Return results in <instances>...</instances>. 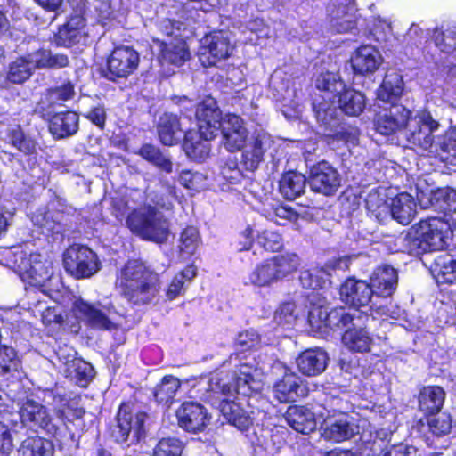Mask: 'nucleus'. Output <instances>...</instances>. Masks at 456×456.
<instances>
[{"label":"nucleus","instance_id":"f704fd0d","mask_svg":"<svg viewBox=\"0 0 456 456\" xmlns=\"http://www.w3.org/2000/svg\"><path fill=\"white\" fill-rule=\"evenodd\" d=\"M79 118L73 111L57 113L50 120L49 130L57 139L75 134L78 130Z\"/></svg>","mask_w":456,"mask_h":456},{"label":"nucleus","instance_id":"473e14b6","mask_svg":"<svg viewBox=\"0 0 456 456\" xmlns=\"http://www.w3.org/2000/svg\"><path fill=\"white\" fill-rule=\"evenodd\" d=\"M416 208V202L411 195L400 193L391 199L388 213L399 224L407 225L414 218L417 212Z\"/></svg>","mask_w":456,"mask_h":456},{"label":"nucleus","instance_id":"dca6fc26","mask_svg":"<svg viewBox=\"0 0 456 456\" xmlns=\"http://www.w3.org/2000/svg\"><path fill=\"white\" fill-rule=\"evenodd\" d=\"M411 111L401 104L383 109L375 118L376 130L384 135L393 134L409 126Z\"/></svg>","mask_w":456,"mask_h":456},{"label":"nucleus","instance_id":"e433bc0d","mask_svg":"<svg viewBox=\"0 0 456 456\" xmlns=\"http://www.w3.org/2000/svg\"><path fill=\"white\" fill-rule=\"evenodd\" d=\"M432 272L438 282L456 283V257L448 253L440 254L434 260Z\"/></svg>","mask_w":456,"mask_h":456},{"label":"nucleus","instance_id":"774afa93","mask_svg":"<svg viewBox=\"0 0 456 456\" xmlns=\"http://www.w3.org/2000/svg\"><path fill=\"white\" fill-rule=\"evenodd\" d=\"M159 28L160 30L169 37H183L181 31L184 28V25L182 22L170 19H165L161 21Z\"/></svg>","mask_w":456,"mask_h":456},{"label":"nucleus","instance_id":"de8ad7c7","mask_svg":"<svg viewBox=\"0 0 456 456\" xmlns=\"http://www.w3.org/2000/svg\"><path fill=\"white\" fill-rule=\"evenodd\" d=\"M324 317L328 320L330 328H345L350 323L354 326L361 324V314L358 309H333L329 314H324Z\"/></svg>","mask_w":456,"mask_h":456},{"label":"nucleus","instance_id":"a18cd8bd","mask_svg":"<svg viewBox=\"0 0 456 456\" xmlns=\"http://www.w3.org/2000/svg\"><path fill=\"white\" fill-rule=\"evenodd\" d=\"M344 346L352 352L363 353L370 350L371 338L363 329H348L342 337Z\"/></svg>","mask_w":456,"mask_h":456},{"label":"nucleus","instance_id":"ddd939ff","mask_svg":"<svg viewBox=\"0 0 456 456\" xmlns=\"http://www.w3.org/2000/svg\"><path fill=\"white\" fill-rule=\"evenodd\" d=\"M20 416L24 426L36 431L42 429L54 435L59 428L58 420L53 418L46 407L34 400H27L21 405Z\"/></svg>","mask_w":456,"mask_h":456},{"label":"nucleus","instance_id":"8fccbe9b","mask_svg":"<svg viewBox=\"0 0 456 456\" xmlns=\"http://www.w3.org/2000/svg\"><path fill=\"white\" fill-rule=\"evenodd\" d=\"M181 386L180 380L172 376H165L155 389V398L160 403H170Z\"/></svg>","mask_w":456,"mask_h":456},{"label":"nucleus","instance_id":"3c124183","mask_svg":"<svg viewBox=\"0 0 456 456\" xmlns=\"http://www.w3.org/2000/svg\"><path fill=\"white\" fill-rule=\"evenodd\" d=\"M139 154L159 169L167 173L172 172V162L159 151V148L151 144H144L140 149Z\"/></svg>","mask_w":456,"mask_h":456},{"label":"nucleus","instance_id":"09e8293b","mask_svg":"<svg viewBox=\"0 0 456 456\" xmlns=\"http://www.w3.org/2000/svg\"><path fill=\"white\" fill-rule=\"evenodd\" d=\"M403 92V79L397 73H388L385 76L382 85L377 91V97L382 102H392Z\"/></svg>","mask_w":456,"mask_h":456},{"label":"nucleus","instance_id":"4d7b16f0","mask_svg":"<svg viewBox=\"0 0 456 456\" xmlns=\"http://www.w3.org/2000/svg\"><path fill=\"white\" fill-rule=\"evenodd\" d=\"M180 183L187 189L200 191L207 186V177L200 172L184 170L180 174Z\"/></svg>","mask_w":456,"mask_h":456},{"label":"nucleus","instance_id":"58836bf2","mask_svg":"<svg viewBox=\"0 0 456 456\" xmlns=\"http://www.w3.org/2000/svg\"><path fill=\"white\" fill-rule=\"evenodd\" d=\"M158 132L163 144L167 146L175 144L182 133L177 117L171 113L163 114L159 121Z\"/></svg>","mask_w":456,"mask_h":456},{"label":"nucleus","instance_id":"c03bdc74","mask_svg":"<svg viewBox=\"0 0 456 456\" xmlns=\"http://www.w3.org/2000/svg\"><path fill=\"white\" fill-rule=\"evenodd\" d=\"M36 69L37 67L31 61V53L20 57L11 63L7 79L13 84H22L31 77Z\"/></svg>","mask_w":456,"mask_h":456},{"label":"nucleus","instance_id":"423d86ee","mask_svg":"<svg viewBox=\"0 0 456 456\" xmlns=\"http://www.w3.org/2000/svg\"><path fill=\"white\" fill-rule=\"evenodd\" d=\"M12 255L14 269L30 285L42 287L52 277L53 262L47 256L17 248Z\"/></svg>","mask_w":456,"mask_h":456},{"label":"nucleus","instance_id":"a19ab883","mask_svg":"<svg viewBox=\"0 0 456 456\" xmlns=\"http://www.w3.org/2000/svg\"><path fill=\"white\" fill-rule=\"evenodd\" d=\"M31 61L37 69H62L69 64V57L62 53H53L52 51L40 49L31 53Z\"/></svg>","mask_w":456,"mask_h":456},{"label":"nucleus","instance_id":"a211bd4d","mask_svg":"<svg viewBox=\"0 0 456 456\" xmlns=\"http://www.w3.org/2000/svg\"><path fill=\"white\" fill-rule=\"evenodd\" d=\"M195 116L199 122V129L207 138H213L222 126L223 118L216 100L205 98L197 106Z\"/></svg>","mask_w":456,"mask_h":456},{"label":"nucleus","instance_id":"49530a36","mask_svg":"<svg viewBox=\"0 0 456 456\" xmlns=\"http://www.w3.org/2000/svg\"><path fill=\"white\" fill-rule=\"evenodd\" d=\"M6 140L9 144L20 152L30 155L37 151V142L31 137L26 136L20 126L14 125L7 129Z\"/></svg>","mask_w":456,"mask_h":456},{"label":"nucleus","instance_id":"37998d69","mask_svg":"<svg viewBox=\"0 0 456 456\" xmlns=\"http://www.w3.org/2000/svg\"><path fill=\"white\" fill-rule=\"evenodd\" d=\"M316 87L323 92L322 95V102L330 101V105H335V100L345 86L342 81L337 78L336 74L328 72L319 76L316 80Z\"/></svg>","mask_w":456,"mask_h":456},{"label":"nucleus","instance_id":"13d9d810","mask_svg":"<svg viewBox=\"0 0 456 456\" xmlns=\"http://www.w3.org/2000/svg\"><path fill=\"white\" fill-rule=\"evenodd\" d=\"M19 360L15 350L7 346H0V374H6L18 367Z\"/></svg>","mask_w":456,"mask_h":456},{"label":"nucleus","instance_id":"680f3d73","mask_svg":"<svg viewBox=\"0 0 456 456\" xmlns=\"http://www.w3.org/2000/svg\"><path fill=\"white\" fill-rule=\"evenodd\" d=\"M298 316L296 310V305L293 302H286L282 304L276 311L275 319L280 324L290 325L295 322Z\"/></svg>","mask_w":456,"mask_h":456},{"label":"nucleus","instance_id":"9b49d317","mask_svg":"<svg viewBox=\"0 0 456 456\" xmlns=\"http://www.w3.org/2000/svg\"><path fill=\"white\" fill-rule=\"evenodd\" d=\"M233 48L229 33L214 31L200 40L198 51L200 61L205 67L214 66L229 58Z\"/></svg>","mask_w":456,"mask_h":456},{"label":"nucleus","instance_id":"603ef678","mask_svg":"<svg viewBox=\"0 0 456 456\" xmlns=\"http://www.w3.org/2000/svg\"><path fill=\"white\" fill-rule=\"evenodd\" d=\"M366 207L370 212L374 213L378 218L386 216L389 209L386 194L378 190L370 191L366 198Z\"/></svg>","mask_w":456,"mask_h":456},{"label":"nucleus","instance_id":"4be33fe9","mask_svg":"<svg viewBox=\"0 0 456 456\" xmlns=\"http://www.w3.org/2000/svg\"><path fill=\"white\" fill-rule=\"evenodd\" d=\"M222 131L224 147L229 151H235L242 149L248 138V130L243 120L237 115L226 114L220 126Z\"/></svg>","mask_w":456,"mask_h":456},{"label":"nucleus","instance_id":"0e129e2a","mask_svg":"<svg viewBox=\"0 0 456 456\" xmlns=\"http://www.w3.org/2000/svg\"><path fill=\"white\" fill-rule=\"evenodd\" d=\"M74 94V87L71 83L68 82L61 86L50 88L46 96L52 103L56 101H67Z\"/></svg>","mask_w":456,"mask_h":456},{"label":"nucleus","instance_id":"bb28decb","mask_svg":"<svg viewBox=\"0 0 456 456\" xmlns=\"http://www.w3.org/2000/svg\"><path fill=\"white\" fill-rule=\"evenodd\" d=\"M382 61L383 58L379 51L370 45L360 46L351 57L354 70L362 75L374 73Z\"/></svg>","mask_w":456,"mask_h":456},{"label":"nucleus","instance_id":"5fc2aeb1","mask_svg":"<svg viewBox=\"0 0 456 456\" xmlns=\"http://www.w3.org/2000/svg\"><path fill=\"white\" fill-rule=\"evenodd\" d=\"M436 46L445 53H451L456 49V28L445 30L436 29L434 32Z\"/></svg>","mask_w":456,"mask_h":456},{"label":"nucleus","instance_id":"f3484780","mask_svg":"<svg viewBox=\"0 0 456 456\" xmlns=\"http://www.w3.org/2000/svg\"><path fill=\"white\" fill-rule=\"evenodd\" d=\"M178 425L184 430L192 433L202 432L210 422V415L200 403L194 402L183 403L176 411Z\"/></svg>","mask_w":456,"mask_h":456},{"label":"nucleus","instance_id":"b1692460","mask_svg":"<svg viewBox=\"0 0 456 456\" xmlns=\"http://www.w3.org/2000/svg\"><path fill=\"white\" fill-rule=\"evenodd\" d=\"M65 349L58 352V357L66 366L64 371L81 387H86L94 377V370L93 366L78 358L75 357V352L72 349L65 354Z\"/></svg>","mask_w":456,"mask_h":456},{"label":"nucleus","instance_id":"6e6d98bb","mask_svg":"<svg viewBox=\"0 0 456 456\" xmlns=\"http://www.w3.org/2000/svg\"><path fill=\"white\" fill-rule=\"evenodd\" d=\"M183 443L174 437L162 438L154 448L153 456H181Z\"/></svg>","mask_w":456,"mask_h":456},{"label":"nucleus","instance_id":"f257e3e1","mask_svg":"<svg viewBox=\"0 0 456 456\" xmlns=\"http://www.w3.org/2000/svg\"><path fill=\"white\" fill-rule=\"evenodd\" d=\"M116 287L129 303L142 305L156 298L160 282L159 274L144 263L130 260L118 271Z\"/></svg>","mask_w":456,"mask_h":456},{"label":"nucleus","instance_id":"ea45409f","mask_svg":"<svg viewBox=\"0 0 456 456\" xmlns=\"http://www.w3.org/2000/svg\"><path fill=\"white\" fill-rule=\"evenodd\" d=\"M53 443L40 436L26 438L18 449V456H53Z\"/></svg>","mask_w":456,"mask_h":456},{"label":"nucleus","instance_id":"c756f323","mask_svg":"<svg viewBox=\"0 0 456 456\" xmlns=\"http://www.w3.org/2000/svg\"><path fill=\"white\" fill-rule=\"evenodd\" d=\"M328 354L325 351L308 349L301 353L297 358L298 370L306 376H317L322 373L328 364Z\"/></svg>","mask_w":456,"mask_h":456},{"label":"nucleus","instance_id":"0eeeda50","mask_svg":"<svg viewBox=\"0 0 456 456\" xmlns=\"http://www.w3.org/2000/svg\"><path fill=\"white\" fill-rule=\"evenodd\" d=\"M148 416L143 411H134L130 405L122 404L117 414V425L112 428V436L118 443L134 444L145 436V421Z\"/></svg>","mask_w":456,"mask_h":456},{"label":"nucleus","instance_id":"20e7f679","mask_svg":"<svg viewBox=\"0 0 456 456\" xmlns=\"http://www.w3.org/2000/svg\"><path fill=\"white\" fill-rule=\"evenodd\" d=\"M128 228L144 240L162 243L169 234V224L163 214L151 206L134 210L126 218Z\"/></svg>","mask_w":456,"mask_h":456},{"label":"nucleus","instance_id":"4468645a","mask_svg":"<svg viewBox=\"0 0 456 456\" xmlns=\"http://www.w3.org/2000/svg\"><path fill=\"white\" fill-rule=\"evenodd\" d=\"M140 62L139 53L132 47H116L107 61L108 76L110 80L126 78L133 74Z\"/></svg>","mask_w":456,"mask_h":456},{"label":"nucleus","instance_id":"79ce46f5","mask_svg":"<svg viewBox=\"0 0 456 456\" xmlns=\"http://www.w3.org/2000/svg\"><path fill=\"white\" fill-rule=\"evenodd\" d=\"M306 178L305 175L289 172L283 175L280 181V191L289 200H293L300 196L305 188Z\"/></svg>","mask_w":456,"mask_h":456},{"label":"nucleus","instance_id":"72a5a7b5","mask_svg":"<svg viewBox=\"0 0 456 456\" xmlns=\"http://www.w3.org/2000/svg\"><path fill=\"white\" fill-rule=\"evenodd\" d=\"M159 47L162 61L181 66L190 58L189 47L183 37L160 42Z\"/></svg>","mask_w":456,"mask_h":456},{"label":"nucleus","instance_id":"a878e982","mask_svg":"<svg viewBox=\"0 0 456 456\" xmlns=\"http://www.w3.org/2000/svg\"><path fill=\"white\" fill-rule=\"evenodd\" d=\"M245 408L242 402H235L228 398L220 402L219 409L225 419L238 429L246 430L255 419L254 411H249V405L247 403Z\"/></svg>","mask_w":456,"mask_h":456},{"label":"nucleus","instance_id":"9d476101","mask_svg":"<svg viewBox=\"0 0 456 456\" xmlns=\"http://www.w3.org/2000/svg\"><path fill=\"white\" fill-rule=\"evenodd\" d=\"M63 266L72 276L81 279L88 278L100 269L96 254L89 248L73 245L63 254Z\"/></svg>","mask_w":456,"mask_h":456},{"label":"nucleus","instance_id":"c85d7f7f","mask_svg":"<svg viewBox=\"0 0 456 456\" xmlns=\"http://www.w3.org/2000/svg\"><path fill=\"white\" fill-rule=\"evenodd\" d=\"M284 417L288 425L298 433L309 434L317 428L315 413L305 406H289Z\"/></svg>","mask_w":456,"mask_h":456},{"label":"nucleus","instance_id":"864d4df0","mask_svg":"<svg viewBox=\"0 0 456 456\" xmlns=\"http://www.w3.org/2000/svg\"><path fill=\"white\" fill-rule=\"evenodd\" d=\"M200 242L198 230L193 226L185 228L180 236L179 248L183 254L193 255Z\"/></svg>","mask_w":456,"mask_h":456},{"label":"nucleus","instance_id":"338daca9","mask_svg":"<svg viewBox=\"0 0 456 456\" xmlns=\"http://www.w3.org/2000/svg\"><path fill=\"white\" fill-rule=\"evenodd\" d=\"M13 449L12 437L9 428L0 422V456L9 455Z\"/></svg>","mask_w":456,"mask_h":456},{"label":"nucleus","instance_id":"aec40b11","mask_svg":"<svg viewBox=\"0 0 456 456\" xmlns=\"http://www.w3.org/2000/svg\"><path fill=\"white\" fill-rule=\"evenodd\" d=\"M76 313L90 325L99 329L110 330L113 327L115 311L110 305H94L83 299H77L74 305Z\"/></svg>","mask_w":456,"mask_h":456},{"label":"nucleus","instance_id":"cd10ccee","mask_svg":"<svg viewBox=\"0 0 456 456\" xmlns=\"http://www.w3.org/2000/svg\"><path fill=\"white\" fill-rule=\"evenodd\" d=\"M86 35L85 20L76 15L59 28L53 37V42L58 46L70 47L79 43Z\"/></svg>","mask_w":456,"mask_h":456},{"label":"nucleus","instance_id":"69168bd1","mask_svg":"<svg viewBox=\"0 0 456 456\" xmlns=\"http://www.w3.org/2000/svg\"><path fill=\"white\" fill-rule=\"evenodd\" d=\"M259 335L253 330H246L238 334L236 345L240 346L241 350L251 349L259 344Z\"/></svg>","mask_w":456,"mask_h":456},{"label":"nucleus","instance_id":"412c9836","mask_svg":"<svg viewBox=\"0 0 456 456\" xmlns=\"http://www.w3.org/2000/svg\"><path fill=\"white\" fill-rule=\"evenodd\" d=\"M271 136L264 132L254 134L245 143L242 152L240 166L248 171H255L264 160V155L271 146Z\"/></svg>","mask_w":456,"mask_h":456},{"label":"nucleus","instance_id":"6e6552de","mask_svg":"<svg viewBox=\"0 0 456 456\" xmlns=\"http://www.w3.org/2000/svg\"><path fill=\"white\" fill-rule=\"evenodd\" d=\"M314 107L316 118L324 124H329L333 119L337 108L341 109L346 115L358 116L365 107V101L361 93L344 87L335 100V105H329L328 102H314Z\"/></svg>","mask_w":456,"mask_h":456},{"label":"nucleus","instance_id":"2eb2a0df","mask_svg":"<svg viewBox=\"0 0 456 456\" xmlns=\"http://www.w3.org/2000/svg\"><path fill=\"white\" fill-rule=\"evenodd\" d=\"M308 183L314 191L330 196L339 188L341 178L336 168L326 161H321L311 167Z\"/></svg>","mask_w":456,"mask_h":456},{"label":"nucleus","instance_id":"4c0bfd02","mask_svg":"<svg viewBox=\"0 0 456 456\" xmlns=\"http://www.w3.org/2000/svg\"><path fill=\"white\" fill-rule=\"evenodd\" d=\"M444 398L445 393L441 387H426L419 396V408L427 413H437L444 405Z\"/></svg>","mask_w":456,"mask_h":456},{"label":"nucleus","instance_id":"393cba45","mask_svg":"<svg viewBox=\"0 0 456 456\" xmlns=\"http://www.w3.org/2000/svg\"><path fill=\"white\" fill-rule=\"evenodd\" d=\"M339 294L341 300L346 305L360 307L370 302L373 290L368 282L349 278L340 286Z\"/></svg>","mask_w":456,"mask_h":456},{"label":"nucleus","instance_id":"39448f33","mask_svg":"<svg viewBox=\"0 0 456 456\" xmlns=\"http://www.w3.org/2000/svg\"><path fill=\"white\" fill-rule=\"evenodd\" d=\"M300 265L299 257L293 253L275 256L257 265L248 279L252 285L267 287L294 273Z\"/></svg>","mask_w":456,"mask_h":456},{"label":"nucleus","instance_id":"7ed1b4c3","mask_svg":"<svg viewBox=\"0 0 456 456\" xmlns=\"http://www.w3.org/2000/svg\"><path fill=\"white\" fill-rule=\"evenodd\" d=\"M412 229L413 233L407 234L405 240L409 241V252L413 255L443 249L452 232L450 223L440 217L421 220Z\"/></svg>","mask_w":456,"mask_h":456},{"label":"nucleus","instance_id":"052dcab7","mask_svg":"<svg viewBox=\"0 0 456 456\" xmlns=\"http://www.w3.org/2000/svg\"><path fill=\"white\" fill-rule=\"evenodd\" d=\"M257 243L268 251H278L282 248V239L275 232L265 230L257 236Z\"/></svg>","mask_w":456,"mask_h":456},{"label":"nucleus","instance_id":"7c9ffc66","mask_svg":"<svg viewBox=\"0 0 456 456\" xmlns=\"http://www.w3.org/2000/svg\"><path fill=\"white\" fill-rule=\"evenodd\" d=\"M397 272L395 268L385 265L377 268L370 277V287L373 294L379 297H390L397 286Z\"/></svg>","mask_w":456,"mask_h":456},{"label":"nucleus","instance_id":"bf43d9fd","mask_svg":"<svg viewBox=\"0 0 456 456\" xmlns=\"http://www.w3.org/2000/svg\"><path fill=\"white\" fill-rule=\"evenodd\" d=\"M440 149L443 152L442 159L452 164H456V126L446 134L440 144Z\"/></svg>","mask_w":456,"mask_h":456},{"label":"nucleus","instance_id":"1a4fd4ad","mask_svg":"<svg viewBox=\"0 0 456 456\" xmlns=\"http://www.w3.org/2000/svg\"><path fill=\"white\" fill-rule=\"evenodd\" d=\"M415 125L409 123L407 131L408 141L419 146L424 151H428L429 153L442 156L443 152L440 149L439 143H434L433 132L438 129L439 123L433 118L428 111L419 112L414 120Z\"/></svg>","mask_w":456,"mask_h":456},{"label":"nucleus","instance_id":"f03ea898","mask_svg":"<svg viewBox=\"0 0 456 456\" xmlns=\"http://www.w3.org/2000/svg\"><path fill=\"white\" fill-rule=\"evenodd\" d=\"M262 381L256 369L248 365H241L232 372H217L208 380V395L206 399L214 403L220 400V395L233 396L239 394L249 396L260 391Z\"/></svg>","mask_w":456,"mask_h":456},{"label":"nucleus","instance_id":"f8f14e48","mask_svg":"<svg viewBox=\"0 0 456 456\" xmlns=\"http://www.w3.org/2000/svg\"><path fill=\"white\" fill-rule=\"evenodd\" d=\"M416 199L421 208H435L442 212H456V191L452 188L434 191L419 182L416 184Z\"/></svg>","mask_w":456,"mask_h":456},{"label":"nucleus","instance_id":"c9c22d12","mask_svg":"<svg viewBox=\"0 0 456 456\" xmlns=\"http://www.w3.org/2000/svg\"><path fill=\"white\" fill-rule=\"evenodd\" d=\"M212 138H207L199 129L189 131L184 135L183 149L187 156L196 161H204L209 154Z\"/></svg>","mask_w":456,"mask_h":456},{"label":"nucleus","instance_id":"2f4dec72","mask_svg":"<svg viewBox=\"0 0 456 456\" xmlns=\"http://www.w3.org/2000/svg\"><path fill=\"white\" fill-rule=\"evenodd\" d=\"M275 398L281 403L294 402L305 395V388L300 385V378L295 373H285L273 387Z\"/></svg>","mask_w":456,"mask_h":456},{"label":"nucleus","instance_id":"5701e85b","mask_svg":"<svg viewBox=\"0 0 456 456\" xmlns=\"http://www.w3.org/2000/svg\"><path fill=\"white\" fill-rule=\"evenodd\" d=\"M319 414L324 418L322 424V435L325 439L340 442L349 439L354 436V428L350 422L348 416L345 413L334 412L332 415L328 413L327 416H324L322 412Z\"/></svg>","mask_w":456,"mask_h":456},{"label":"nucleus","instance_id":"e2e57ef3","mask_svg":"<svg viewBox=\"0 0 456 456\" xmlns=\"http://www.w3.org/2000/svg\"><path fill=\"white\" fill-rule=\"evenodd\" d=\"M428 426L433 434L436 436H444L449 433L452 427V421L449 415L442 413L440 415L431 417L428 420Z\"/></svg>","mask_w":456,"mask_h":456},{"label":"nucleus","instance_id":"6ab92c4d","mask_svg":"<svg viewBox=\"0 0 456 456\" xmlns=\"http://www.w3.org/2000/svg\"><path fill=\"white\" fill-rule=\"evenodd\" d=\"M349 258L338 257L328 261L323 266L305 270L300 273V283L304 288L310 289H322L326 278L335 270H346L349 267Z\"/></svg>","mask_w":456,"mask_h":456}]
</instances>
